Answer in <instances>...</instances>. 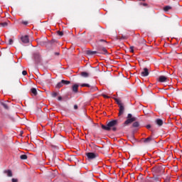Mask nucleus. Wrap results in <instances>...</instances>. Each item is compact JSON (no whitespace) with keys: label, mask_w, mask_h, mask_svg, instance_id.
Instances as JSON below:
<instances>
[{"label":"nucleus","mask_w":182,"mask_h":182,"mask_svg":"<svg viewBox=\"0 0 182 182\" xmlns=\"http://www.w3.org/2000/svg\"><path fill=\"white\" fill-rule=\"evenodd\" d=\"M74 109H75V110H77V105H74Z\"/></svg>","instance_id":"36"},{"label":"nucleus","mask_w":182,"mask_h":182,"mask_svg":"<svg viewBox=\"0 0 182 182\" xmlns=\"http://www.w3.org/2000/svg\"><path fill=\"white\" fill-rule=\"evenodd\" d=\"M96 53H97V51L87 50V55H95V54H96Z\"/></svg>","instance_id":"17"},{"label":"nucleus","mask_w":182,"mask_h":182,"mask_svg":"<svg viewBox=\"0 0 182 182\" xmlns=\"http://www.w3.org/2000/svg\"><path fill=\"white\" fill-rule=\"evenodd\" d=\"M58 100L59 101L62 100V97H58Z\"/></svg>","instance_id":"37"},{"label":"nucleus","mask_w":182,"mask_h":182,"mask_svg":"<svg viewBox=\"0 0 182 182\" xmlns=\"http://www.w3.org/2000/svg\"><path fill=\"white\" fill-rule=\"evenodd\" d=\"M117 105H119V107H120L121 106H123V104L122 103V101H120V100L119 99H115Z\"/></svg>","instance_id":"22"},{"label":"nucleus","mask_w":182,"mask_h":182,"mask_svg":"<svg viewBox=\"0 0 182 182\" xmlns=\"http://www.w3.org/2000/svg\"><path fill=\"white\" fill-rule=\"evenodd\" d=\"M20 159L21 160H26V159H28V156L25 155V154H23L20 156Z\"/></svg>","instance_id":"24"},{"label":"nucleus","mask_w":182,"mask_h":182,"mask_svg":"<svg viewBox=\"0 0 182 182\" xmlns=\"http://www.w3.org/2000/svg\"><path fill=\"white\" fill-rule=\"evenodd\" d=\"M119 122L117 119H114L110 121L107 123V126L102 124L101 127L103 129V130H107V132H109V130H112V132H116L117 130V128L116 127L117 126Z\"/></svg>","instance_id":"2"},{"label":"nucleus","mask_w":182,"mask_h":182,"mask_svg":"<svg viewBox=\"0 0 182 182\" xmlns=\"http://www.w3.org/2000/svg\"><path fill=\"white\" fill-rule=\"evenodd\" d=\"M129 52H131L132 53H133V52H134V46H131L130 48H129Z\"/></svg>","instance_id":"27"},{"label":"nucleus","mask_w":182,"mask_h":182,"mask_svg":"<svg viewBox=\"0 0 182 182\" xmlns=\"http://www.w3.org/2000/svg\"><path fill=\"white\" fill-rule=\"evenodd\" d=\"M62 83H63V85H70V81L62 80Z\"/></svg>","instance_id":"23"},{"label":"nucleus","mask_w":182,"mask_h":182,"mask_svg":"<svg viewBox=\"0 0 182 182\" xmlns=\"http://www.w3.org/2000/svg\"><path fill=\"white\" fill-rule=\"evenodd\" d=\"M159 82H167V77L164 76V75H161L159 78Z\"/></svg>","instance_id":"11"},{"label":"nucleus","mask_w":182,"mask_h":182,"mask_svg":"<svg viewBox=\"0 0 182 182\" xmlns=\"http://www.w3.org/2000/svg\"><path fill=\"white\" fill-rule=\"evenodd\" d=\"M155 123H156L158 126H163V120L161 119H156Z\"/></svg>","instance_id":"14"},{"label":"nucleus","mask_w":182,"mask_h":182,"mask_svg":"<svg viewBox=\"0 0 182 182\" xmlns=\"http://www.w3.org/2000/svg\"><path fill=\"white\" fill-rule=\"evenodd\" d=\"M4 174H7L8 177H12V171L11 170H6L4 171Z\"/></svg>","instance_id":"12"},{"label":"nucleus","mask_w":182,"mask_h":182,"mask_svg":"<svg viewBox=\"0 0 182 182\" xmlns=\"http://www.w3.org/2000/svg\"><path fill=\"white\" fill-rule=\"evenodd\" d=\"M62 86H63V82H62V80L61 82H58L57 85H56V87L58 89L62 87Z\"/></svg>","instance_id":"20"},{"label":"nucleus","mask_w":182,"mask_h":182,"mask_svg":"<svg viewBox=\"0 0 182 182\" xmlns=\"http://www.w3.org/2000/svg\"><path fill=\"white\" fill-rule=\"evenodd\" d=\"M103 97H105V98H109V96L106 95H102Z\"/></svg>","instance_id":"35"},{"label":"nucleus","mask_w":182,"mask_h":182,"mask_svg":"<svg viewBox=\"0 0 182 182\" xmlns=\"http://www.w3.org/2000/svg\"><path fill=\"white\" fill-rule=\"evenodd\" d=\"M58 35H59V36H63V31H57Z\"/></svg>","instance_id":"26"},{"label":"nucleus","mask_w":182,"mask_h":182,"mask_svg":"<svg viewBox=\"0 0 182 182\" xmlns=\"http://www.w3.org/2000/svg\"><path fill=\"white\" fill-rule=\"evenodd\" d=\"M22 75H23V76H26V75H28V72H26V70H23V71L22 72Z\"/></svg>","instance_id":"30"},{"label":"nucleus","mask_w":182,"mask_h":182,"mask_svg":"<svg viewBox=\"0 0 182 182\" xmlns=\"http://www.w3.org/2000/svg\"><path fill=\"white\" fill-rule=\"evenodd\" d=\"M77 89H79V85L77 84L73 85L72 90L74 93H77Z\"/></svg>","instance_id":"10"},{"label":"nucleus","mask_w":182,"mask_h":182,"mask_svg":"<svg viewBox=\"0 0 182 182\" xmlns=\"http://www.w3.org/2000/svg\"><path fill=\"white\" fill-rule=\"evenodd\" d=\"M142 140L144 143H145V144H149V143H151V141H154V139H153L151 136H149L146 139H143Z\"/></svg>","instance_id":"8"},{"label":"nucleus","mask_w":182,"mask_h":182,"mask_svg":"<svg viewBox=\"0 0 182 182\" xmlns=\"http://www.w3.org/2000/svg\"><path fill=\"white\" fill-rule=\"evenodd\" d=\"M86 156L88 160H93L94 159H96V157H97V154H95L93 152H88L86 154Z\"/></svg>","instance_id":"5"},{"label":"nucleus","mask_w":182,"mask_h":182,"mask_svg":"<svg viewBox=\"0 0 182 182\" xmlns=\"http://www.w3.org/2000/svg\"><path fill=\"white\" fill-rule=\"evenodd\" d=\"M157 182H160V181H158Z\"/></svg>","instance_id":"40"},{"label":"nucleus","mask_w":182,"mask_h":182,"mask_svg":"<svg viewBox=\"0 0 182 182\" xmlns=\"http://www.w3.org/2000/svg\"><path fill=\"white\" fill-rule=\"evenodd\" d=\"M22 23H23V25H26V24L28 23V21H22Z\"/></svg>","instance_id":"34"},{"label":"nucleus","mask_w":182,"mask_h":182,"mask_svg":"<svg viewBox=\"0 0 182 182\" xmlns=\"http://www.w3.org/2000/svg\"><path fill=\"white\" fill-rule=\"evenodd\" d=\"M21 41L23 42V43H29V36H23L21 38Z\"/></svg>","instance_id":"7"},{"label":"nucleus","mask_w":182,"mask_h":182,"mask_svg":"<svg viewBox=\"0 0 182 182\" xmlns=\"http://www.w3.org/2000/svg\"><path fill=\"white\" fill-rule=\"evenodd\" d=\"M151 125L150 124L146 125V129H151Z\"/></svg>","instance_id":"33"},{"label":"nucleus","mask_w":182,"mask_h":182,"mask_svg":"<svg viewBox=\"0 0 182 182\" xmlns=\"http://www.w3.org/2000/svg\"><path fill=\"white\" fill-rule=\"evenodd\" d=\"M133 122H136V117H134L132 114H128L127 115V119L124 122V124H130L131 123H133Z\"/></svg>","instance_id":"3"},{"label":"nucleus","mask_w":182,"mask_h":182,"mask_svg":"<svg viewBox=\"0 0 182 182\" xmlns=\"http://www.w3.org/2000/svg\"><path fill=\"white\" fill-rule=\"evenodd\" d=\"M0 105H1V106H3V107L6 109V110H8V109H9V107H8V105H6V103L4 102H1Z\"/></svg>","instance_id":"15"},{"label":"nucleus","mask_w":182,"mask_h":182,"mask_svg":"<svg viewBox=\"0 0 182 182\" xmlns=\"http://www.w3.org/2000/svg\"><path fill=\"white\" fill-rule=\"evenodd\" d=\"M8 25H9V21L0 23V26H2L3 28H6Z\"/></svg>","instance_id":"16"},{"label":"nucleus","mask_w":182,"mask_h":182,"mask_svg":"<svg viewBox=\"0 0 182 182\" xmlns=\"http://www.w3.org/2000/svg\"><path fill=\"white\" fill-rule=\"evenodd\" d=\"M11 181H12V182H18V179H16V178H12V179H11Z\"/></svg>","instance_id":"32"},{"label":"nucleus","mask_w":182,"mask_h":182,"mask_svg":"<svg viewBox=\"0 0 182 182\" xmlns=\"http://www.w3.org/2000/svg\"><path fill=\"white\" fill-rule=\"evenodd\" d=\"M34 60L36 63H39V62H41V55L38 53H36L34 54Z\"/></svg>","instance_id":"9"},{"label":"nucleus","mask_w":182,"mask_h":182,"mask_svg":"<svg viewBox=\"0 0 182 182\" xmlns=\"http://www.w3.org/2000/svg\"><path fill=\"white\" fill-rule=\"evenodd\" d=\"M123 113H124V106L121 105L119 107V116H122V114H123Z\"/></svg>","instance_id":"13"},{"label":"nucleus","mask_w":182,"mask_h":182,"mask_svg":"<svg viewBox=\"0 0 182 182\" xmlns=\"http://www.w3.org/2000/svg\"><path fill=\"white\" fill-rule=\"evenodd\" d=\"M132 126H133V127H139V124L138 122H135L133 123Z\"/></svg>","instance_id":"25"},{"label":"nucleus","mask_w":182,"mask_h":182,"mask_svg":"<svg viewBox=\"0 0 182 182\" xmlns=\"http://www.w3.org/2000/svg\"><path fill=\"white\" fill-rule=\"evenodd\" d=\"M12 43H14V40L11 38L9 39V45H12Z\"/></svg>","instance_id":"29"},{"label":"nucleus","mask_w":182,"mask_h":182,"mask_svg":"<svg viewBox=\"0 0 182 182\" xmlns=\"http://www.w3.org/2000/svg\"><path fill=\"white\" fill-rule=\"evenodd\" d=\"M52 97H56L58 96V92H53L51 93Z\"/></svg>","instance_id":"28"},{"label":"nucleus","mask_w":182,"mask_h":182,"mask_svg":"<svg viewBox=\"0 0 182 182\" xmlns=\"http://www.w3.org/2000/svg\"><path fill=\"white\" fill-rule=\"evenodd\" d=\"M81 76H82V77H89V73H87L86 72H82Z\"/></svg>","instance_id":"18"},{"label":"nucleus","mask_w":182,"mask_h":182,"mask_svg":"<svg viewBox=\"0 0 182 182\" xmlns=\"http://www.w3.org/2000/svg\"><path fill=\"white\" fill-rule=\"evenodd\" d=\"M170 9H171V6H166L164 7V11L165 12H168V11H170Z\"/></svg>","instance_id":"19"},{"label":"nucleus","mask_w":182,"mask_h":182,"mask_svg":"<svg viewBox=\"0 0 182 182\" xmlns=\"http://www.w3.org/2000/svg\"><path fill=\"white\" fill-rule=\"evenodd\" d=\"M55 55H59V53H55Z\"/></svg>","instance_id":"39"},{"label":"nucleus","mask_w":182,"mask_h":182,"mask_svg":"<svg viewBox=\"0 0 182 182\" xmlns=\"http://www.w3.org/2000/svg\"><path fill=\"white\" fill-rule=\"evenodd\" d=\"M144 6H147V4H144Z\"/></svg>","instance_id":"38"},{"label":"nucleus","mask_w":182,"mask_h":182,"mask_svg":"<svg viewBox=\"0 0 182 182\" xmlns=\"http://www.w3.org/2000/svg\"><path fill=\"white\" fill-rule=\"evenodd\" d=\"M97 45L100 53H102V55H107V49H106L107 41L104 39H100L97 41Z\"/></svg>","instance_id":"1"},{"label":"nucleus","mask_w":182,"mask_h":182,"mask_svg":"<svg viewBox=\"0 0 182 182\" xmlns=\"http://www.w3.org/2000/svg\"><path fill=\"white\" fill-rule=\"evenodd\" d=\"M149 75V69L147 68H145L142 70L141 72V76L143 77H146Z\"/></svg>","instance_id":"6"},{"label":"nucleus","mask_w":182,"mask_h":182,"mask_svg":"<svg viewBox=\"0 0 182 182\" xmlns=\"http://www.w3.org/2000/svg\"><path fill=\"white\" fill-rule=\"evenodd\" d=\"M151 182H154V181H157V178H153L151 180Z\"/></svg>","instance_id":"31"},{"label":"nucleus","mask_w":182,"mask_h":182,"mask_svg":"<svg viewBox=\"0 0 182 182\" xmlns=\"http://www.w3.org/2000/svg\"><path fill=\"white\" fill-rule=\"evenodd\" d=\"M31 93H33V95H34V96H36V95H38V92L36 91V88H32L31 89Z\"/></svg>","instance_id":"21"},{"label":"nucleus","mask_w":182,"mask_h":182,"mask_svg":"<svg viewBox=\"0 0 182 182\" xmlns=\"http://www.w3.org/2000/svg\"><path fill=\"white\" fill-rule=\"evenodd\" d=\"M81 87H90V92H96V90H97V88L96 86H90V85L89 84H81L80 85Z\"/></svg>","instance_id":"4"}]
</instances>
